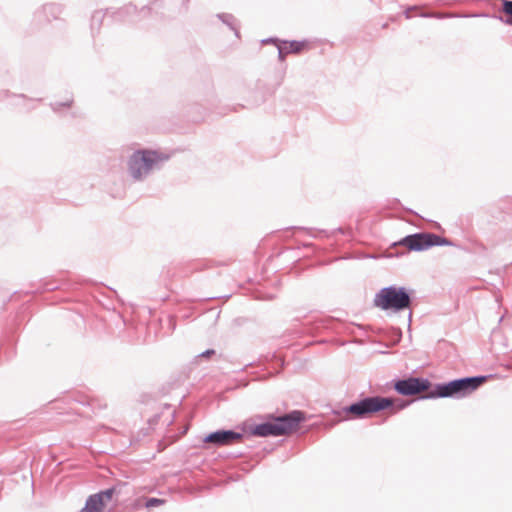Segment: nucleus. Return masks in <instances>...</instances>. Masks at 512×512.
Segmentation results:
<instances>
[{"instance_id":"19","label":"nucleus","mask_w":512,"mask_h":512,"mask_svg":"<svg viewBox=\"0 0 512 512\" xmlns=\"http://www.w3.org/2000/svg\"><path fill=\"white\" fill-rule=\"evenodd\" d=\"M55 9H57V7H55L54 5H49V6H45V7H44V10H45V11H48V10H49L51 13H52Z\"/></svg>"},{"instance_id":"13","label":"nucleus","mask_w":512,"mask_h":512,"mask_svg":"<svg viewBox=\"0 0 512 512\" xmlns=\"http://www.w3.org/2000/svg\"><path fill=\"white\" fill-rule=\"evenodd\" d=\"M218 17L226 25H228L232 30H234L236 32V35L238 36V32H237L236 28L234 27L235 19H234V17L232 15H230V14H220V15H218Z\"/></svg>"},{"instance_id":"1","label":"nucleus","mask_w":512,"mask_h":512,"mask_svg":"<svg viewBox=\"0 0 512 512\" xmlns=\"http://www.w3.org/2000/svg\"><path fill=\"white\" fill-rule=\"evenodd\" d=\"M303 419L302 412L292 411L291 413L276 418L274 421L256 425L252 433L259 437L286 435L295 431Z\"/></svg>"},{"instance_id":"21","label":"nucleus","mask_w":512,"mask_h":512,"mask_svg":"<svg viewBox=\"0 0 512 512\" xmlns=\"http://www.w3.org/2000/svg\"><path fill=\"white\" fill-rule=\"evenodd\" d=\"M59 106H69V102H65V103H62V104H58Z\"/></svg>"},{"instance_id":"5","label":"nucleus","mask_w":512,"mask_h":512,"mask_svg":"<svg viewBox=\"0 0 512 512\" xmlns=\"http://www.w3.org/2000/svg\"><path fill=\"white\" fill-rule=\"evenodd\" d=\"M397 244L410 251H423L436 245H447L448 240L432 233H415L404 237Z\"/></svg>"},{"instance_id":"17","label":"nucleus","mask_w":512,"mask_h":512,"mask_svg":"<svg viewBox=\"0 0 512 512\" xmlns=\"http://www.w3.org/2000/svg\"><path fill=\"white\" fill-rule=\"evenodd\" d=\"M419 8L418 7H411V8H408L406 11H405V16L407 19L409 18H412L414 16V14H412L413 11H418Z\"/></svg>"},{"instance_id":"6","label":"nucleus","mask_w":512,"mask_h":512,"mask_svg":"<svg viewBox=\"0 0 512 512\" xmlns=\"http://www.w3.org/2000/svg\"><path fill=\"white\" fill-rule=\"evenodd\" d=\"M486 381V377L463 378L450 381V396L459 394L464 396L475 391L480 385Z\"/></svg>"},{"instance_id":"7","label":"nucleus","mask_w":512,"mask_h":512,"mask_svg":"<svg viewBox=\"0 0 512 512\" xmlns=\"http://www.w3.org/2000/svg\"><path fill=\"white\" fill-rule=\"evenodd\" d=\"M428 380L419 378H408L395 383V390L401 395H415L429 388Z\"/></svg>"},{"instance_id":"18","label":"nucleus","mask_w":512,"mask_h":512,"mask_svg":"<svg viewBox=\"0 0 512 512\" xmlns=\"http://www.w3.org/2000/svg\"><path fill=\"white\" fill-rule=\"evenodd\" d=\"M286 51H287L286 47H279L278 48V55H279L280 60H284V57L287 54Z\"/></svg>"},{"instance_id":"20","label":"nucleus","mask_w":512,"mask_h":512,"mask_svg":"<svg viewBox=\"0 0 512 512\" xmlns=\"http://www.w3.org/2000/svg\"><path fill=\"white\" fill-rule=\"evenodd\" d=\"M211 354H214V350H206L205 352H203L201 354V356H205L206 357V356H209Z\"/></svg>"},{"instance_id":"16","label":"nucleus","mask_w":512,"mask_h":512,"mask_svg":"<svg viewBox=\"0 0 512 512\" xmlns=\"http://www.w3.org/2000/svg\"><path fill=\"white\" fill-rule=\"evenodd\" d=\"M418 15L422 16V17H435L437 19H444L447 16L445 13H425V12H421Z\"/></svg>"},{"instance_id":"22","label":"nucleus","mask_w":512,"mask_h":512,"mask_svg":"<svg viewBox=\"0 0 512 512\" xmlns=\"http://www.w3.org/2000/svg\"><path fill=\"white\" fill-rule=\"evenodd\" d=\"M271 41H273V39H266V40H263L262 42L263 43H268V42H271Z\"/></svg>"},{"instance_id":"8","label":"nucleus","mask_w":512,"mask_h":512,"mask_svg":"<svg viewBox=\"0 0 512 512\" xmlns=\"http://www.w3.org/2000/svg\"><path fill=\"white\" fill-rule=\"evenodd\" d=\"M243 438V434L232 430H218L210 433L204 438L205 443L212 444L217 447L231 445Z\"/></svg>"},{"instance_id":"9","label":"nucleus","mask_w":512,"mask_h":512,"mask_svg":"<svg viewBox=\"0 0 512 512\" xmlns=\"http://www.w3.org/2000/svg\"><path fill=\"white\" fill-rule=\"evenodd\" d=\"M113 494H114V489L113 488H109V489H107L105 491H101V492H99L97 494L91 495L90 497H96V498H98L100 500L99 503H95V504L102 511L103 508L106 506V504L112 499Z\"/></svg>"},{"instance_id":"10","label":"nucleus","mask_w":512,"mask_h":512,"mask_svg":"<svg viewBox=\"0 0 512 512\" xmlns=\"http://www.w3.org/2000/svg\"><path fill=\"white\" fill-rule=\"evenodd\" d=\"M100 500L96 497H89L86 501L85 507L80 512H101L100 508L95 503Z\"/></svg>"},{"instance_id":"15","label":"nucleus","mask_w":512,"mask_h":512,"mask_svg":"<svg viewBox=\"0 0 512 512\" xmlns=\"http://www.w3.org/2000/svg\"><path fill=\"white\" fill-rule=\"evenodd\" d=\"M164 503V500L162 499H158V498H150L147 500L146 502V507L147 508H152V507H156V506H159L161 504Z\"/></svg>"},{"instance_id":"12","label":"nucleus","mask_w":512,"mask_h":512,"mask_svg":"<svg viewBox=\"0 0 512 512\" xmlns=\"http://www.w3.org/2000/svg\"><path fill=\"white\" fill-rule=\"evenodd\" d=\"M503 12L506 15L505 23L512 25V1L502 0Z\"/></svg>"},{"instance_id":"3","label":"nucleus","mask_w":512,"mask_h":512,"mask_svg":"<svg viewBox=\"0 0 512 512\" xmlns=\"http://www.w3.org/2000/svg\"><path fill=\"white\" fill-rule=\"evenodd\" d=\"M163 158L155 151L143 150L132 154L129 159V172L135 180L146 177Z\"/></svg>"},{"instance_id":"2","label":"nucleus","mask_w":512,"mask_h":512,"mask_svg":"<svg viewBox=\"0 0 512 512\" xmlns=\"http://www.w3.org/2000/svg\"><path fill=\"white\" fill-rule=\"evenodd\" d=\"M410 304V295L404 287H384L374 297V305L382 310L401 311Z\"/></svg>"},{"instance_id":"11","label":"nucleus","mask_w":512,"mask_h":512,"mask_svg":"<svg viewBox=\"0 0 512 512\" xmlns=\"http://www.w3.org/2000/svg\"><path fill=\"white\" fill-rule=\"evenodd\" d=\"M448 397V383H443L437 387L436 391L430 392L425 398Z\"/></svg>"},{"instance_id":"14","label":"nucleus","mask_w":512,"mask_h":512,"mask_svg":"<svg viewBox=\"0 0 512 512\" xmlns=\"http://www.w3.org/2000/svg\"><path fill=\"white\" fill-rule=\"evenodd\" d=\"M304 46V43L302 42H298V41H292L289 43L288 46H285L286 47V53H297L299 52Z\"/></svg>"},{"instance_id":"4","label":"nucleus","mask_w":512,"mask_h":512,"mask_svg":"<svg viewBox=\"0 0 512 512\" xmlns=\"http://www.w3.org/2000/svg\"><path fill=\"white\" fill-rule=\"evenodd\" d=\"M393 405V401L386 397H367L351 404L343 409L346 414H351L353 418H366L369 415L382 411Z\"/></svg>"}]
</instances>
